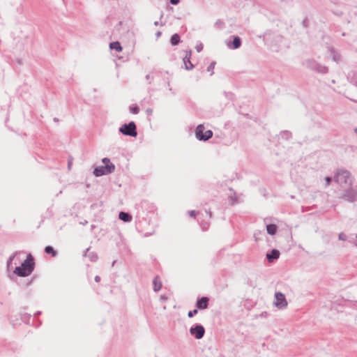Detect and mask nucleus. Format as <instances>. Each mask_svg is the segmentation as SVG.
<instances>
[{
	"mask_svg": "<svg viewBox=\"0 0 357 357\" xmlns=\"http://www.w3.org/2000/svg\"><path fill=\"white\" fill-rule=\"evenodd\" d=\"M340 198L348 202H355L357 201V191L351 188V186H349L348 189L344 190Z\"/></svg>",
	"mask_w": 357,
	"mask_h": 357,
	"instance_id": "obj_7",
	"label": "nucleus"
},
{
	"mask_svg": "<svg viewBox=\"0 0 357 357\" xmlns=\"http://www.w3.org/2000/svg\"><path fill=\"white\" fill-rule=\"evenodd\" d=\"M267 233L271 236L276 234L278 230V226L275 224H268L266 225Z\"/></svg>",
	"mask_w": 357,
	"mask_h": 357,
	"instance_id": "obj_18",
	"label": "nucleus"
},
{
	"mask_svg": "<svg viewBox=\"0 0 357 357\" xmlns=\"http://www.w3.org/2000/svg\"><path fill=\"white\" fill-rule=\"evenodd\" d=\"M45 252L51 255L52 257H56L58 254L57 251L51 245H47L45 248Z\"/></svg>",
	"mask_w": 357,
	"mask_h": 357,
	"instance_id": "obj_21",
	"label": "nucleus"
},
{
	"mask_svg": "<svg viewBox=\"0 0 357 357\" xmlns=\"http://www.w3.org/2000/svg\"><path fill=\"white\" fill-rule=\"evenodd\" d=\"M115 170V165L114 164H109L96 167L93 170V174L96 176H101L112 174Z\"/></svg>",
	"mask_w": 357,
	"mask_h": 357,
	"instance_id": "obj_5",
	"label": "nucleus"
},
{
	"mask_svg": "<svg viewBox=\"0 0 357 357\" xmlns=\"http://www.w3.org/2000/svg\"><path fill=\"white\" fill-rule=\"evenodd\" d=\"M146 79L148 80L149 82V83L151 82V81L153 79V77L151 76V75H147L146 76Z\"/></svg>",
	"mask_w": 357,
	"mask_h": 357,
	"instance_id": "obj_34",
	"label": "nucleus"
},
{
	"mask_svg": "<svg viewBox=\"0 0 357 357\" xmlns=\"http://www.w3.org/2000/svg\"><path fill=\"white\" fill-rule=\"evenodd\" d=\"M215 63H216L215 61L211 62L207 68V71H213L215 68Z\"/></svg>",
	"mask_w": 357,
	"mask_h": 357,
	"instance_id": "obj_26",
	"label": "nucleus"
},
{
	"mask_svg": "<svg viewBox=\"0 0 357 357\" xmlns=\"http://www.w3.org/2000/svg\"><path fill=\"white\" fill-rule=\"evenodd\" d=\"M119 218L125 222H129L132 220V215L129 213L121 211L119 214Z\"/></svg>",
	"mask_w": 357,
	"mask_h": 357,
	"instance_id": "obj_15",
	"label": "nucleus"
},
{
	"mask_svg": "<svg viewBox=\"0 0 357 357\" xmlns=\"http://www.w3.org/2000/svg\"><path fill=\"white\" fill-rule=\"evenodd\" d=\"M84 257H88L91 261L95 262L98 260V257L96 252H90V248H87L84 254Z\"/></svg>",
	"mask_w": 357,
	"mask_h": 357,
	"instance_id": "obj_14",
	"label": "nucleus"
},
{
	"mask_svg": "<svg viewBox=\"0 0 357 357\" xmlns=\"http://www.w3.org/2000/svg\"><path fill=\"white\" fill-rule=\"evenodd\" d=\"M303 26H307V20H303Z\"/></svg>",
	"mask_w": 357,
	"mask_h": 357,
	"instance_id": "obj_38",
	"label": "nucleus"
},
{
	"mask_svg": "<svg viewBox=\"0 0 357 357\" xmlns=\"http://www.w3.org/2000/svg\"><path fill=\"white\" fill-rule=\"evenodd\" d=\"M198 312V310L197 309H195L193 310H190L188 312V316L189 318H192L193 317L195 314H197Z\"/></svg>",
	"mask_w": 357,
	"mask_h": 357,
	"instance_id": "obj_24",
	"label": "nucleus"
},
{
	"mask_svg": "<svg viewBox=\"0 0 357 357\" xmlns=\"http://www.w3.org/2000/svg\"><path fill=\"white\" fill-rule=\"evenodd\" d=\"M350 172L346 169H340L336 173L334 181L337 183H344L349 186L352 185V181L350 177Z\"/></svg>",
	"mask_w": 357,
	"mask_h": 357,
	"instance_id": "obj_3",
	"label": "nucleus"
},
{
	"mask_svg": "<svg viewBox=\"0 0 357 357\" xmlns=\"http://www.w3.org/2000/svg\"><path fill=\"white\" fill-rule=\"evenodd\" d=\"M34 268V258L31 254H29L22 264L15 268L13 273L20 277H27L32 273Z\"/></svg>",
	"mask_w": 357,
	"mask_h": 357,
	"instance_id": "obj_1",
	"label": "nucleus"
},
{
	"mask_svg": "<svg viewBox=\"0 0 357 357\" xmlns=\"http://www.w3.org/2000/svg\"><path fill=\"white\" fill-rule=\"evenodd\" d=\"M146 112L148 114H152L153 111L151 108H148Z\"/></svg>",
	"mask_w": 357,
	"mask_h": 357,
	"instance_id": "obj_36",
	"label": "nucleus"
},
{
	"mask_svg": "<svg viewBox=\"0 0 357 357\" xmlns=\"http://www.w3.org/2000/svg\"><path fill=\"white\" fill-rule=\"evenodd\" d=\"M18 254V252H15V253H13L8 259L7 261V268L8 270H9L11 266H12V263H13V261L16 255Z\"/></svg>",
	"mask_w": 357,
	"mask_h": 357,
	"instance_id": "obj_22",
	"label": "nucleus"
},
{
	"mask_svg": "<svg viewBox=\"0 0 357 357\" xmlns=\"http://www.w3.org/2000/svg\"><path fill=\"white\" fill-rule=\"evenodd\" d=\"M86 223H87V221L83 222L84 225L86 224Z\"/></svg>",
	"mask_w": 357,
	"mask_h": 357,
	"instance_id": "obj_47",
	"label": "nucleus"
},
{
	"mask_svg": "<svg viewBox=\"0 0 357 357\" xmlns=\"http://www.w3.org/2000/svg\"><path fill=\"white\" fill-rule=\"evenodd\" d=\"M129 109L132 114H137L139 112V108L137 105H130Z\"/></svg>",
	"mask_w": 357,
	"mask_h": 357,
	"instance_id": "obj_23",
	"label": "nucleus"
},
{
	"mask_svg": "<svg viewBox=\"0 0 357 357\" xmlns=\"http://www.w3.org/2000/svg\"><path fill=\"white\" fill-rule=\"evenodd\" d=\"M169 1L172 5H177L179 3L180 0H169Z\"/></svg>",
	"mask_w": 357,
	"mask_h": 357,
	"instance_id": "obj_32",
	"label": "nucleus"
},
{
	"mask_svg": "<svg viewBox=\"0 0 357 357\" xmlns=\"http://www.w3.org/2000/svg\"><path fill=\"white\" fill-rule=\"evenodd\" d=\"M102 162L104 164V165H109V164H112L111 162H110V160L108 158H104L102 159Z\"/></svg>",
	"mask_w": 357,
	"mask_h": 357,
	"instance_id": "obj_28",
	"label": "nucleus"
},
{
	"mask_svg": "<svg viewBox=\"0 0 357 357\" xmlns=\"http://www.w3.org/2000/svg\"><path fill=\"white\" fill-rule=\"evenodd\" d=\"M329 51L331 52V55L332 56L333 60L336 62L339 63L341 61V56L340 54H338L333 47H329Z\"/></svg>",
	"mask_w": 357,
	"mask_h": 357,
	"instance_id": "obj_17",
	"label": "nucleus"
},
{
	"mask_svg": "<svg viewBox=\"0 0 357 357\" xmlns=\"http://www.w3.org/2000/svg\"><path fill=\"white\" fill-rule=\"evenodd\" d=\"M188 213H189V215L192 218H195L197 215V212L194 210L190 211L188 212Z\"/></svg>",
	"mask_w": 357,
	"mask_h": 357,
	"instance_id": "obj_31",
	"label": "nucleus"
},
{
	"mask_svg": "<svg viewBox=\"0 0 357 357\" xmlns=\"http://www.w3.org/2000/svg\"><path fill=\"white\" fill-rule=\"evenodd\" d=\"M109 48L111 50H115L116 52H120L122 51V47L119 42L114 41L109 43Z\"/></svg>",
	"mask_w": 357,
	"mask_h": 357,
	"instance_id": "obj_19",
	"label": "nucleus"
},
{
	"mask_svg": "<svg viewBox=\"0 0 357 357\" xmlns=\"http://www.w3.org/2000/svg\"><path fill=\"white\" fill-rule=\"evenodd\" d=\"M356 238H357V234H356ZM355 245L357 247V242L355 243Z\"/></svg>",
	"mask_w": 357,
	"mask_h": 357,
	"instance_id": "obj_48",
	"label": "nucleus"
},
{
	"mask_svg": "<svg viewBox=\"0 0 357 357\" xmlns=\"http://www.w3.org/2000/svg\"><path fill=\"white\" fill-rule=\"evenodd\" d=\"M154 25H155V26H158V22L155 21V22H154Z\"/></svg>",
	"mask_w": 357,
	"mask_h": 357,
	"instance_id": "obj_43",
	"label": "nucleus"
},
{
	"mask_svg": "<svg viewBox=\"0 0 357 357\" xmlns=\"http://www.w3.org/2000/svg\"><path fill=\"white\" fill-rule=\"evenodd\" d=\"M94 280H95V281H96V282H99L100 281V276H98V275H96V276L95 277Z\"/></svg>",
	"mask_w": 357,
	"mask_h": 357,
	"instance_id": "obj_35",
	"label": "nucleus"
},
{
	"mask_svg": "<svg viewBox=\"0 0 357 357\" xmlns=\"http://www.w3.org/2000/svg\"><path fill=\"white\" fill-rule=\"evenodd\" d=\"M119 130L122 135L126 136L135 137L137 135V126L134 121L123 124Z\"/></svg>",
	"mask_w": 357,
	"mask_h": 357,
	"instance_id": "obj_2",
	"label": "nucleus"
},
{
	"mask_svg": "<svg viewBox=\"0 0 357 357\" xmlns=\"http://www.w3.org/2000/svg\"><path fill=\"white\" fill-rule=\"evenodd\" d=\"M123 22L121 21H120L118 24L115 26V30L119 31L120 29L119 27L122 25Z\"/></svg>",
	"mask_w": 357,
	"mask_h": 357,
	"instance_id": "obj_33",
	"label": "nucleus"
},
{
	"mask_svg": "<svg viewBox=\"0 0 357 357\" xmlns=\"http://www.w3.org/2000/svg\"><path fill=\"white\" fill-rule=\"evenodd\" d=\"M275 305L280 310L284 309L287 306V302L284 294L281 292H276L275 294Z\"/></svg>",
	"mask_w": 357,
	"mask_h": 357,
	"instance_id": "obj_9",
	"label": "nucleus"
},
{
	"mask_svg": "<svg viewBox=\"0 0 357 357\" xmlns=\"http://www.w3.org/2000/svg\"><path fill=\"white\" fill-rule=\"evenodd\" d=\"M41 314V312L40 311H38L37 312L35 313V316H38L39 314Z\"/></svg>",
	"mask_w": 357,
	"mask_h": 357,
	"instance_id": "obj_40",
	"label": "nucleus"
},
{
	"mask_svg": "<svg viewBox=\"0 0 357 357\" xmlns=\"http://www.w3.org/2000/svg\"><path fill=\"white\" fill-rule=\"evenodd\" d=\"M181 42L180 36L178 33H174L171 36L170 43L172 45H177Z\"/></svg>",
	"mask_w": 357,
	"mask_h": 357,
	"instance_id": "obj_20",
	"label": "nucleus"
},
{
	"mask_svg": "<svg viewBox=\"0 0 357 357\" xmlns=\"http://www.w3.org/2000/svg\"><path fill=\"white\" fill-rule=\"evenodd\" d=\"M231 38H232L231 41H229L227 43V47L231 50H236L241 46L242 41L239 36H231Z\"/></svg>",
	"mask_w": 357,
	"mask_h": 357,
	"instance_id": "obj_10",
	"label": "nucleus"
},
{
	"mask_svg": "<svg viewBox=\"0 0 357 357\" xmlns=\"http://www.w3.org/2000/svg\"><path fill=\"white\" fill-rule=\"evenodd\" d=\"M280 251L277 249H273L266 254V259L268 262L271 263L274 260L278 259L280 257Z\"/></svg>",
	"mask_w": 357,
	"mask_h": 357,
	"instance_id": "obj_12",
	"label": "nucleus"
},
{
	"mask_svg": "<svg viewBox=\"0 0 357 357\" xmlns=\"http://www.w3.org/2000/svg\"><path fill=\"white\" fill-rule=\"evenodd\" d=\"M354 132H355V133H357V128H356L354 129Z\"/></svg>",
	"mask_w": 357,
	"mask_h": 357,
	"instance_id": "obj_44",
	"label": "nucleus"
},
{
	"mask_svg": "<svg viewBox=\"0 0 357 357\" xmlns=\"http://www.w3.org/2000/svg\"><path fill=\"white\" fill-rule=\"evenodd\" d=\"M115 263H116V261H114L112 262V266L115 265Z\"/></svg>",
	"mask_w": 357,
	"mask_h": 357,
	"instance_id": "obj_45",
	"label": "nucleus"
},
{
	"mask_svg": "<svg viewBox=\"0 0 357 357\" xmlns=\"http://www.w3.org/2000/svg\"><path fill=\"white\" fill-rule=\"evenodd\" d=\"M209 305V298L206 296H203L202 298H197L195 307L198 310H205L208 308Z\"/></svg>",
	"mask_w": 357,
	"mask_h": 357,
	"instance_id": "obj_11",
	"label": "nucleus"
},
{
	"mask_svg": "<svg viewBox=\"0 0 357 357\" xmlns=\"http://www.w3.org/2000/svg\"><path fill=\"white\" fill-rule=\"evenodd\" d=\"M70 165H71V162L68 161V167L69 169H70Z\"/></svg>",
	"mask_w": 357,
	"mask_h": 357,
	"instance_id": "obj_41",
	"label": "nucleus"
},
{
	"mask_svg": "<svg viewBox=\"0 0 357 357\" xmlns=\"http://www.w3.org/2000/svg\"><path fill=\"white\" fill-rule=\"evenodd\" d=\"M161 34H162L161 31H159L155 33V36L157 38H159L161 36Z\"/></svg>",
	"mask_w": 357,
	"mask_h": 357,
	"instance_id": "obj_37",
	"label": "nucleus"
},
{
	"mask_svg": "<svg viewBox=\"0 0 357 357\" xmlns=\"http://www.w3.org/2000/svg\"><path fill=\"white\" fill-rule=\"evenodd\" d=\"M325 181H326V186H328L331 183L333 180H332L331 177L327 176L325 178Z\"/></svg>",
	"mask_w": 357,
	"mask_h": 357,
	"instance_id": "obj_29",
	"label": "nucleus"
},
{
	"mask_svg": "<svg viewBox=\"0 0 357 357\" xmlns=\"http://www.w3.org/2000/svg\"><path fill=\"white\" fill-rule=\"evenodd\" d=\"M282 137H284L287 139H289L291 135V132L287 130L282 132Z\"/></svg>",
	"mask_w": 357,
	"mask_h": 357,
	"instance_id": "obj_25",
	"label": "nucleus"
},
{
	"mask_svg": "<svg viewBox=\"0 0 357 357\" xmlns=\"http://www.w3.org/2000/svg\"><path fill=\"white\" fill-rule=\"evenodd\" d=\"M190 333L196 339L199 340L204 337L205 328L202 325L197 324L190 328Z\"/></svg>",
	"mask_w": 357,
	"mask_h": 357,
	"instance_id": "obj_8",
	"label": "nucleus"
},
{
	"mask_svg": "<svg viewBox=\"0 0 357 357\" xmlns=\"http://www.w3.org/2000/svg\"><path fill=\"white\" fill-rule=\"evenodd\" d=\"M54 121L58 122L59 121V119L56 118V117L54 118Z\"/></svg>",
	"mask_w": 357,
	"mask_h": 357,
	"instance_id": "obj_42",
	"label": "nucleus"
},
{
	"mask_svg": "<svg viewBox=\"0 0 357 357\" xmlns=\"http://www.w3.org/2000/svg\"><path fill=\"white\" fill-rule=\"evenodd\" d=\"M338 238H339V240H341V241H346L347 238V236L344 233H340L339 234Z\"/></svg>",
	"mask_w": 357,
	"mask_h": 357,
	"instance_id": "obj_27",
	"label": "nucleus"
},
{
	"mask_svg": "<svg viewBox=\"0 0 357 357\" xmlns=\"http://www.w3.org/2000/svg\"><path fill=\"white\" fill-rule=\"evenodd\" d=\"M153 291L157 292L160 290L162 287V282L158 275H156L153 280Z\"/></svg>",
	"mask_w": 357,
	"mask_h": 357,
	"instance_id": "obj_16",
	"label": "nucleus"
},
{
	"mask_svg": "<svg viewBox=\"0 0 357 357\" xmlns=\"http://www.w3.org/2000/svg\"><path fill=\"white\" fill-rule=\"evenodd\" d=\"M206 212L208 214L209 217L211 218L212 213L210 211H206Z\"/></svg>",
	"mask_w": 357,
	"mask_h": 357,
	"instance_id": "obj_39",
	"label": "nucleus"
},
{
	"mask_svg": "<svg viewBox=\"0 0 357 357\" xmlns=\"http://www.w3.org/2000/svg\"><path fill=\"white\" fill-rule=\"evenodd\" d=\"M192 51L189 50L186 52L185 56L183 58V63L185 64V68L186 70H191L194 68V66L190 61Z\"/></svg>",
	"mask_w": 357,
	"mask_h": 357,
	"instance_id": "obj_13",
	"label": "nucleus"
},
{
	"mask_svg": "<svg viewBox=\"0 0 357 357\" xmlns=\"http://www.w3.org/2000/svg\"><path fill=\"white\" fill-rule=\"evenodd\" d=\"M204 126L202 124H199L195 129V137L199 141H207L213 137V132L211 130H208L206 132L204 130Z\"/></svg>",
	"mask_w": 357,
	"mask_h": 357,
	"instance_id": "obj_4",
	"label": "nucleus"
},
{
	"mask_svg": "<svg viewBox=\"0 0 357 357\" xmlns=\"http://www.w3.org/2000/svg\"><path fill=\"white\" fill-rule=\"evenodd\" d=\"M307 67L319 73L326 74L328 72V67L322 66L313 59H309L306 61Z\"/></svg>",
	"mask_w": 357,
	"mask_h": 357,
	"instance_id": "obj_6",
	"label": "nucleus"
},
{
	"mask_svg": "<svg viewBox=\"0 0 357 357\" xmlns=\"http://www.w3.org/2000/svg\"><path fill=\"white\" fill-rule=\"evenodd\" d=\"M195 49H196V50H197L198 52H200L203 50V45H202V44L197 45L195 47Z\"/></svg>",
	"mask_w": 357,
	"mask_h": 357,
	"instance_id": "obj_30",
	"label": "nucleus"
},
{
	"mask_svg": "<svg viewBox=\"0 0 357 357\" xmlns=\"http://www.w3.org/2000/svg\"><path fill=\"white\" fill-rule=\"evenodd\" d=\"M86 223H87V221L83 222L84 225L86 224Z\"/></svg>",
	"mask_w": 357,
	"mask_h": 357,
	"instance_id": "obj_46",
	"label": "nucleus"
}]
</instances>
